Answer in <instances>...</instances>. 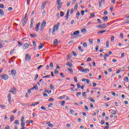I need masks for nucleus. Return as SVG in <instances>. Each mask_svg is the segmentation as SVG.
<instances>
[{
    "instance_id": "59",
    "label": "nucleus",
    "mask_w": 129,
    "mask_h": 129,
    "mask_svg": "<svg viewBox=\"0 0 129 129\" xmlns=\"http://www.w3.org/2000/svg\"><path fill=\"white\" fill-rule=\"evenodd\" d=\"M0 48H4V43H2L0 41Z\"/></svg>"
},
{
    "instance_id": "20",
    "label": "nucleus",
    "mask_w": 129,
    "mask_h": 129,
    "mask_svg": "<svg viewBox=\"0 0 129 129\" xmlns=\"http://www.w3.org/2000/svg\"><path fill=\"white\" fill-rule=\"evenodd\" d=\"M106 30L99 31L97 32V34H102V33H105Z\"/></svg>"
},
{
    "instance_id": "12",
    "label": "nucleus",
    "mask_w": 129,
    "mask_h": 129,
    "mask_svg": "<svg viewBox=\"0 0 129 129\" xmlns=\"http://www.w3.org/2000/svg\"><path fill=\"white\" fill-rule=\"evenodd\" d=\"M69 13H70V10H68L67 12V15L65 16V18H66V20H67L69 18Z\"/></svg>"
},
{
    "instance_id": "9",
    "label": "nucleus",
    "mask_w": 129,
    "mask_h": 129,
    "mask_svg": "<svg viewBox=\"0 0 129 129\" xmlns=\"http://www.w3.org/2000/svg\"><path fill=\"white\" fill-rule=\"evenodd\" d=\"M11 74L13 76H16V75L17 74V71H16L15 70H11Z\"/></svg>"
},
{
    "instance_id": "31",
    "label": "nucleus",
    "mask_w": 129,
    "mask_h": 129,
    "mask_svg": "<svg viewBox=\"0 0 129 129\" xmlns=\"http://www.w3.org/2000/svg\"><path fill=\"white\" fill-rule=\"evenodd\" d=\"M58 6H57V9L58 10H60V9H61V7H62V5L59 4H57Z\"/></svg>"
},
{
    "instance_id": "45",
    "label": "nucleus",
    "mask_w": 129,
    "mask_h": 129,
    "mask_svg": "<svg viewBox=\"0 0 129 129\" xmlns=\"http://www.w3.org/2000/svg\"><path fill=\"white\" fill-rule=\"evenodd\" d=\"M38 77H39V75L36 74L35 75V77L34 78L35 81H36V80H37V79H38Z\"/></svg>"
},
{
    "instance_id": "26",
    "label": "nucleus",
    "mask_w": 129,
    "mask_h": 129,
    "mask_svg": "<svg viewBox=\"0 0 129 129\" xmlns=\"http://www.w3.org/2000/svg\"><path fill=\"white\" fill-rule=\"evenodd\" d=\"M81 33H87V30L86 29L83 28L81 30Z\"/></svg>"
},
{
    "instance_id": "53",
    "label": "nucleus",
    "mask_w": 129,
    "mask_h": 129,
    "mask_svg": "<svg viewBox=\"0 0 129 129\" xmlns=\"http://www.w3.org/2000/svg\"><path fill=\"white\" fill-rule=\"evenodd\" d=\"M78 49L79 50H81L82 52H83V51H84V50H82V47H81V46H79L78 47Z\"/></svg>"
},
{
    "instance_id": "57",
    "label": "nucleus",
    "mask_w": 129,
    "mask_h": 129,
    "mask_svg": "<svg viewBox=\"0 0 129 129\" xmlns=\"http://www.w3.org/2000/svg\"><path fill=\"white\" fill-rule=\"evenodd\" d=\"M94 16H95V14L94 13H93L91 15V16L90 17V19H91V18H94Z\"/></svg>"
},
{
    "instance_id": "11",
    "label": "nucleus",
    "mask_w": 129,
    "mask_h": 129,
    "mask_svg": "<svg viewBox=\"0 0 129 129\" xmlns=\"http://www.w3.org/2000/svg\"><path fill=\"white\" fill-rule=\"evenodd\" d=\"M8 99L9 102H10V103H11V102H12V100H11V99H12V95L11 94H9L8 95Z\"/></svg>"
},
{
    "instance_id": "63",
    "label": "nucleus",
    "mask_w": 129,
    "mask_h": 129,
    "mask_svg": "<svg viewBox=\"0 0 129 129\" xmlns=\"http://www.w3.org/2000/svg\"><path fill=\"white\" fill-rule=\"evenodd\" d=\"M101 124H102V125L104 124V123H105L104 120H101Z\"/></svg>"
},
{
    "instance_id": "4",
    "label": "nucleus",
    "mask_w": 129,
    "mask_h": 129,
    "mask_svg": "<svg viewBox=\"0 0 129 129\" xmlns=\"http://www.w3.org/2000/svg\"><path fill=\"white\" fill-rule=\"evenodd\" d=\"M0 77L4 80H8L9 79V76L7 74H4L2 76H0Z\"/></svg>"
},
{
    "instance_id": "7",
    "label": "nucleus",
    "mask_w": 129,
    "mask_h": 129,
    "mask_svg": "<svg viewBox=\"0 0 129 129\" xmlns=\"http://www.w3.org/2000/svg\"><path fill=\"white\" fill-rule=\"evenodd\" d=\"M41 25V22H38L36 26L35 27V31L38 32L39 31V28H40V25Z\"/></svg>"
},
{
    "instance_id": "46",
    "label": "nucleus",
    "mask_w": 129,
    "mask_h": 129,
    "mask_svg": "<svg viewBox=\"0 0 129 129\" xmlns=\"http://www.w3.org/2000/svg\"><path fill=\"white\" fill-rule=\"evenodd\" d=\"M114 36H112L111 37V42H114Z\"/></svg>"
},
{
    "instance_id": "37",
    "label": "nucleus",
    "mask_w": 129,
    "mask_h": 129,
    "mask_svg": "<svg viewBox=\"0 0 129 129\" xmlns=\"http://www.w3.org/2000/svg\"><path fill=\"white\" fill-rule=\"evenodd\" d=\"M33 45L34 48L36 49V48H37V44H36V41H34L33 42Z\"/></svg>"
},
{
    "instance_id": "41",
    "label": "nucleus",
    "mask_w": 129,
    "mask_h": 129,
    "mask_svg": "<svg viewBox=\"0 0 129 129\" xmlns=\"http://www.w3.org/2000/svg\"><path fill=\"white\" fill-rule=\"evenodd\" d=\"M48 101H49V102H51L52 101H54V98H50L48 99Z\"/></svg>"
},
{
    "instance_id": "24",
    "label": "nucleus",
    "mask_w": 129,
    "mask_h": 129,
    "mask_svg": "<svg viewBox=\"0 0 129 129\" xmlns=\"http://www.w3.org/2000/svg\"><path fill=\"white\" fill-rule=\"evenodd\" d=\"M66 97V95H63V96H59L58 97V99H63Z\"/></svg>"
},
{
    "instance_id": "13",
    "label": "nucleus",
    "mask_w": 129,
    "mask_h": 129,
    "mask_svg": "<svg viewBox=\"0 0 129 129\" xmlns=\"http://www.w3.org/2000/svg\"><path fill=\"white\" fill-rule=\"evenodd\" d=\"M107 26H103L102 25H99V26H97V28L98 29L101 28V29H105V28H107Z\"/></svg>"
},
{
    "instance_id": "17",
    "label": "nucleus",
    "mask_w": 129,
    "mask_h": 129,
    "mask_svg": "<svg viewBox=\"0 0 129 129\" xmlns=\"http://www.w3.org/2000/svg\"><path fill=\"white\" fill-rule=\"evenodd\" d=\"M102 20L104 21V22H107V20L108 19V17L107 16H104L102 18Z\"/></svg>"
},
{
    "instance_id": "52",
    "label": "nucleus",
    "mask_w": 129,
    "mask_h": 129,
    "mask_svg": "<svg viewBox=\"0 0 129 129\" xmlns=\"http://www.w3.org/2000/svg\"><path fill=\"white\" fill-rule=\"evenodd\" d=\"M102 3L101 1L99 2V8H101Z\"/></svg>"
},
{
    "instance_id": "18",
    "label": "nucleus",
    "mask_w": 129,
    "mask_h": 129,
    "mask_svg": "<svg viewBox=\"0 0 129 129\" xmlns=\"http://www.w3.org/2000/svg\"><path fill=\"white\" fill-rule=\"evenodd\" d=\"M66 65L67 66H69V67H72L73 66L72 65V63L70 62H68L66 63Z\"/></svg>"
},
{
    "instance_id": "42",
    "label": "nucleus",
    "mask_w": 129,
    "mask_h": 129,
    "mask_svg": "<svg viewBox=\"0 0 129 129\" xmlns=\"http://www.w3.org/2000/svg\"><path fill=\"white\" fill-rule=\"evenodd\" d=\"M61 105H62V106H64V105H65V101H62L60 102Z\"/></svg>"
},
{
    "instance_id": "30",
    "label": "nucleus",
    "mask_w": 129,
    "mask_h": 129,
    "mask_svg": "<svg viewBox=\"0 0 129 129\" xmlns=\"http://www.w3.org/2000/svg\"><path fill=\"white\" fill-rule=\"evenodd\" d=\"M106 48H108V47H109V41L108 40L106 41Z\"/></svg>"
},
{
    "instance_id": "34",
    "label": "nucleus",
    "mask_w": 129,
    "mask_h": 129,
    "mask_svg": "<svg viewBox=\"0 0 129 129\" xmlns=\"http://www.w3.org/2000/svg\"><path fill=\"white\" fill-rule=\"evenodd\" d=\"M77 9H78V4L76 3L74 9L76 10V11H77Z\"/></svg>"
},
{
    "instance_id": "16",
    "label": "nucleus",
    "mask_w": 129,
    "mask_h": 129,
    "mask_svg": "<svg viewBox=\"0 0 129 129\" xmlns=\"http://www.w3.org/2000/svg\"><path fill=\"white\" fill-rule=\"evenodd\" d=\"M46 2H44L42 3L41 7L42 10H44L45 9V7H46Z\"/></svg>"
},
{
    "instance_id": "25",
    "label": "nucleus",
    "mask_w": 129,
    "mask_h": 129,
    "mask_svg": "<svg viewBox=\"0 0 129 129\" xmlns=\"http://www.w3.org/2000/svg\"><path fill=\"white\" fill-rule=\"evenodd\" d=\"M14 119H15V116H14V115H12L10 117V121L12 122V121H13Z\"/></svg>"
},
{
    "instance_id": "55",
    "label": "nucleus",
    "mask_w": 129,
    "mask_h": 129,
    "mask_svg": "<svg viewBox=\"0 0 129 129\" xmlns=\"http://www.w3.org/2000/svg\"><path fill=\"white\" fill-rule=\"evenodd\" d=\"M89 43L91 45H92V44L93 43V42L92 41V40H91L90 39H89Z\"/></svg>"
},
{
    "instance_id": "62",
    "label": "nucleus",
    "mask_w": 129,
    "mask_h": 129,
    "mask_svg": "<svg viewBox=\"0 0 129 129\" xmlns=\"http://www.w3.org/2000/svg\"><path fill=\"white\" fill-rule=\"evenodd\" d=\"M84 13H85V11H84V10H82L81 12V14L82 16H83L84 15Z\"/></svg>"
},
{
    "instance_id": "56",
    "label": "nucleus",
    "mask_w": 129,
    "mask_h": 129,
    "mask_svg": "<svg viewBox=\"0 0 129 129\" xmlns=\"http://www.w3.org/2000/svg\"><path fill=\"white\" fill-rule=\"evenodd\" d=\"M24 119H25V116H22L21 119V122H24Z\"/></svg>"
},
{
    "instance_id": "14",
    "label": "nucleus",
    "mask_w": 129,
    "mask_h": 129,
    "mask_svg": "<svg viewBox=\"0 0 129 129\" xmlns=\"http://www.w3.org/2000/svg\"><path fill=\"white\" fill-rule=\"evenodd\" d=\"M53 44L54 45V46H57V45H58V39H55L54 40Z\"/></svg>"
},
{
    "instance_id": "28",
    "label": "nucleus",
    "mask_w": 129,
    "mask_h": 129,
    "mask_svg": "<svg viewBox=\"0 0 129 129\" xmlns=\"http://www.w3.org/2000/svg\"><path fill=\"white\" fill-rule=\"evenodd\" d=\"M0 15L1 16H4L5 15V13L4 12V11L3 10L0 9Z\"/></svg>"
},
{
    "instance_id": "39",
    "label": "nucleus",
    "mask_w": 129,
    "mask_h": 129,
    "mask_svg": "<svg viewBox=\"0 0 129 129\" xmlns=\"http://www.w3.org/2000/svg\"><path fill=\"white\" fill-rule=\"evenodd\" d=\"M111 113L112 114H113L114 115H115V114H116V111L114 110H112L111 111Z\"/></svg>"
},
{
    "instance_id": "49",
    "label": "nucleus",
    "mask_w": 129,
    "mask_h": 129,
    "mask_svg": "<svg viewBox=\"0 0 129 129\" xmlns=\"http://www.w3.org/2000/svg\"><path fill=\"white\" fill-rule=\"evenodd\" d=\"M74 80L75 82H78V80H77V77H75L74 78Z\"/></svg>"
},
{
    "instance_id": "15",
    "label": "nucleus",
    "mask_w": 129,
    "mask_h": 129,
    "mask_svg": "<svg viewBox=\"0 0 129 129\" xmlns=\"http://www.w3.org/2000/svg\"><path fill=\"white\" fill-rule=\"evenodd\" d=\"M24 49H28L29 48V44L26 43L23 46Z\"/></svg>"
},
{
    "instance_id": "38",
    "label": "nucleus",
    "mask_w": 129,
    "mask_h": 129,
    "mask_svg": "<svg viewBox=\"0 0 129 129\" xmlns=\"http://www.w3.org/2000/svg\"><path fill=\"white\" fill-rule=\"evenodd\" d=\"M30 36L31 38H36L37 37V35L36 34H30Z\"/></svg>"
},
{
    "instance_id": "33",
    "label": "nucleus",
    "mask_w": 129,
    "mask_h": 129,
    "mask_svg": "<svg viewBox=\"0 0 129 129\" xmlns=\"http://www.w3.org/2000/svg\"><path fill=\"white\" fill-rule=\"evenodd\" d=\"M35 89V90H38V86H35L34 87H33V88H32L31 89V90H33V89Z\"/></svg>"
},
{
    "instance_id": "21",
    "label": "nucleus",
    "mask_w": 129,
    "mask_h": 129,
    "mask_svg": "<svg viewBox=\"0 0 129 129\" xmlns=\"http://www.w3.org/2000/svg\"><path fill=\"white\" fill-rule=\"evenodd\" d=\"M107 57H109V55H108V54H105V56L104 57V60H105V61H106V60L107 59Z\"/></svg>"
},
{
    "instance_id": "1",
    "label": "nucleus",
    "mask_w": 129,
    "mask_h": 129,
    "mask_svg": "<svg viewBox=\"0 0 129 129\" xmlns=\"http://www.w3.org/2000/svg\"><path fill=\"white\" fill-rule=\"evenodd\" d=\"M59 26H60V23L59 22H57L56 24H55L53 26V27L52 28V35H54V34H55V32H56V31H58V30H59Z\"/></svg>"
},
{
    "instance_id": "22",
    "label": "nucleus",
    "mask_w": 129,
    "mask_h": 129,
    "mask_svg": "<svg viewBox=\"0 0 129 129\" xmlns=\"http://www.w3.org/2000/svg\"><path fill=\"white\" fill-rule=\"evenodd\" d=\"M44 47V44L43 43H41L40 45L38 46V49L40 50L42 49Z\"/></svg>"
},
{
    "instance_id": "29",
    "label": "nucleus",
    "mask_w": 129,
    "mask_h": 129,
    "mask_svg": "<svg viewBox=\"0 0 129 129\" xmlns=\"http://www.w3.org/2000/svg\"><path fill=\"white\" fill-rule=\"evenodd\" d=\"M79 71H81V72H84V69L83 68V67H81L80 69H79Z\"/></svg>"
},
{
    "instance_id": "51",
    "label": "nucleus",
    "mask_w": 129,
    "mask_h": 129,
    "mask_svg": "<svg viewBox=\"0 0 129 129\" xmlns=\"http://www.w3.org/2000/svg\"><path fill=\"white\" fill-rule=\"evenodd\" d=\"M41 109H42V110H47V109L44 106H41Z\"/></svg>"
},
{
    "instance_id": "8",
    "label": "nucleus",
    "mask_w": 129,
    "mask_h": 129,
    "mask_svg": "<svg viewBox=\"0 0 129 129\" xmlns=\"http://www.w3.org/2000/svg\"><path fill=\"white\" fill-rule=\"evenodd\" d=\"M79 33H80V31H76L73 33V34H71V36H77L78 35H79Z\"/></svg>"
},
{
    "instance_id": "48",
    "label": "nucleus",
    "mask_w": 129,
    "mask_h": 129,
    "mask_svg": "<svg viewBox=\"0 0 129 129\" xmlns=\"http://www.w3.org/2000/svg\"><path fill=\"white\" fill-rule=\"evenodd\" d=\"M83 47H85V48H86L87 47V43L86 42H84L83 44Z\"/></svg>"
},
{
    "instance_id": "32",
    "label": "nucleus",
    "mask_w": 129,
    "mask_h": 129,
    "mask_svg": "<svg viewBox=\"0 0 129 129\" xmlns=\"http://www.w3.org/2000/svg\"><path fill=\"white\" fill-rule=\"evenodd\" d=\"M86 93H87L86 92H84L83 93L82 95H83V97H85V98L87 97V96L86 95Z\"/></svg>"
},
{
    "instance_id": "6",
    "label": "nucleus",
    "mask_w": 129,
    "mask_h": 129,
    "mask_svg": "<svg viewBox=\"0 0 129 129\" xmlns=\"http://www.w3.org/2000/svg\"><path fill=\"white\" fill-rule=\"evenodd\" d=\"M9 92H12V93H13L14 94H16L17 93V91L16 90V88H12L10 90Z\"/></svg>"
},
{
    "instance_id": "54",
    "label": "nucleus",
    "mask_w": 129,
    "mask_h": 129,
    "mask_svg": "<svg viewBox=\"0 0 129 129\" xmlns=\"http://www.w3.org/2000/svg\"><path fill=\"white\" fill-rule=\"evenodd\" d=\"M70 112H71V113L72 114H74V112H75L74 111V110H73V109H71V110H70Z\"/></svg>"
},
{
    "instance_id": "35",
    "label": "nucleus",
    "mask_w": 129,
    "mask_h": 129,
    "mask_svg": "<svg viewBox=\"0 0 129 129\" xmlns=\"http://www.w3.org/2000/svg\"><path fill=\"white\" fill-rule=\"evenodd\" d=\"M68 71H69L70 74H72L73 73V70H72L71 69L68 68Z\"/></svg>"
},
{
    "instance_id": "3",
    "label": "nucleus",
    "mask_w": 129,
    "mask_h": 129,
    "mask_svg": "<svg viewBox=\"0 0 129 129\" xmlns=\"http://www.w3.org/2000/svg\"><path fill=\"white\" fill-rule=\"evenodd\" d=\"M31 55H30V54L28 53L25 55V60L26 61H31Z\"/></svg>"
},
{
    "instance_id": "23",
    "label": "nucleus",
    "mask_w": 129,
    "mask_h": 129,
    "mask_svg": "<svg viewBox=\"0 0 129 129\" xmlns=\"http://www.w3.org/2000/svg\"><path fill=\"white\" fill-rule=\"evenodd\" d=\"M79 16H80V12H77L76 17H77V20L79 19Z\"/></svg>"
},
{
    "instance_id": "2",
    "label": "nucleus",
    "mask_w": 129,
    "mask_h": 129,
    "mask_svg": "<svg viewBox=\"0 0 129 129\" xmlns=\"http://www.w3.org/2000/svg\"><path fill=\"white\" fill-rule=\"evenodd\" d=\"M46 24H47V22H46V20H43V22L41 23V25L40 26V30L43 31L44 30V28L46 26Z\"/></svg>"
},
{
    "instance_id": "44",
    "label": "nucleus",
    "mask_w": 129,
    "mask_h": 129,
    "mask_svg": "<svg viewBox=\"0 0 129 129\" xmlns=\"http://www.w3.org/2000/svg\"><path fill=\"white\" fill-rule=\"evenodd\" d=\"M46 124H47V125H48L50 127H53V124L52 123H50V124H48V123H46Z\"/></svg>"
},
{
    "instance_id": "27",
    "label": "nucleus",
    "mask_w": 129,
    "mask_h": 129,
    "mask_svg": "<svg viewBox=\"0 0 129 129\" xmlns=\"http://www.w3.org/2000/svg\"><path fill=\"white\" fill-rule=\"evenodd\" d=\"M87 71L88 72H89V69H84V72H82V73H87Z\"/></svg>"
},
{
    "instance_id": "10",
    "label": "nucleus",
    "mask_w": 129,
    "mask_h": 129,
    "mask_svg": "<svg viewBox=\"0 0 129 129\" xmlns=\"http://www.w3.org/2000/svg\"><path fill=\"white\" fill-rule=\"evenodd\" d=\"M123 70H124V68H121L119 69V70H118L116 72V73L117 74H118V73H120V72H121V71H123Z\"/></svg>"
},
{
    "instance_id": "64",
    "label": "nucleus",
    "mask_w": 129,
    "mask_h": 129,
    "mask_svg": "<svg viewBox=\"0 0 129 129\" xmlns=\"http://www.w3.org/2000/svg\"><path fill=\"white\" fill-rule=\"evenodd\" d=\"M90 61H91V57H89L87 59V62H89Z\"/></svg>"
},
{
    "instance_id": "47",
    "label": "nucleus",
    "mask_w": 129,
    "mask_h": 129,
    "mask_svg": "<svg viewBox=\"0 0 129 129\" xmlns=\"http://www.w3.org/2000/svg\"><path fill=\"white\" fill-rule=\"evenodd\" d=\"M65 15V13L63 12H60V17H63Z\"/></svg>"
},
{
    "instance_id": "36",
    "label": "nucleus",
    "mask_w": 129,
    "mask_h": 129,
    "mask_svg": "<svg viewBox=\"0 0 129 129\" xmlns=\"http://www.w3.org/2000/svg\"><path fill=\"white\" fill-rule=\"evenodd\" d=\"M21 128H25V122H21Z\"/></svg>"
},
{
    "instance_id": "61",
    "label": "nucleus",
    "mask_w": 129,
    "mask_h": 129,
    "mask_svg": "<svg viewBox=\"0 0 129 129\" xmlns=\"http://www.w3.org/2000/svg\"><path fill=\"white\" fill-rule=\"evenodd\" d=\"M56 3L57 5H59V4H60V3H61V0H56Z\"/></svg>"
},
{
    "instance_id": "60",
    "label": "nucleus",
    "mask_w": 129,
    "mask_h": 129,
    "mask_svg": "<svg viewBox=\"0 0 129 129\" xmlns=\"http://www.w3.org/2000/svg\"><path fill=\"white\" fill-rule=\"evenodd\" d=\"M52 105H53V103H50L48 105V107H51Z\"/></svg>"
},
{
    "instance_id": "58",
    "label": "nucleus",
    "mask_w": 129,
    "mask_h": 129,
    "mask_svg": "<svg viewBox=\"0 0 129 129\" xmlns=\"http://www.w3.org/2000/svg\"><path fill=\"white\" fill-rule=\"evenodd\" d=\"M107 14H108V12H107V11H105L104 12V13H103L104 16H106V15H107Z\"/></svg>"
},
{
    "instance_id": "50",
    "label": "nucleus",
    "mask_w": 129,
    "mask_h": 129,
    "mask_svg": "<svg viewBox=\"0 0 129 129\" xmlns=\"http://www.w3.org/2000/svg\"><path fill=\"white\" fill-rule=\"evenodd\" d=\"M14 123H15V124H20V123H19V120H16L15 121Z\"/></svg>"
},
{
    "instance_id": "43",
    "label": "nucleus",
    "mask_w": 129,
    "mask_h": 129,
    "mask_svg": "<svg viewBox=\"0 0 129 129\" xmlns=\"http://www.w3.org/2000/svg\"><path fill=\"white\" fill-rule=\"evenodd\" d=\"M124 81H126V82H128V78L127 77H125L124 79Z\"/></svg>"
},
{
    "instance_id": "19",
    "label": "nucleus",
    "mask_w": 129,
    "mask_h": 129,
    "mask_svg": "<svg viewBox=\"0 0 129 129\" xmlns=\"http://www.w3.org/2000/svg\"><path fill=\"white\" fill-rule=\"evenodd\" d=\"M88 99L90 101H91V102H93V103L95 102V100H94V99L92 98V97H89Z\"/></svg>"
},
{
    "instance_id": "40",
    "label": "nucleus",
    "mask_w": 129,
    "mask_h": 129,
    "mask_svg": "<svg viewBox=\"0 0 129 129\" xmlns=\"http://www.w3.org/2000/svg\"><path fill=\"white\" fill-rule=\"evenodd\" d=\"M0 8L1 9H4L5 8V5L3 4H0Z\"/></svg>"
},
{
    "instance_id": "5",
    "label": "nucleus",
    "mask_w": 129,
    "mask_h": 129,
    "mask_svg": "<svg viewBox=\"0 0 129 129\" xmlns=\"http://www.w3.org/2000/svg\"><path fill=\"white\" fill-rule=\"evenodd\" d=\"M27 14H26L25 17H24V18L22 20L23 26H25V25H26V24H27Z\"/></svg>"
}]
</instances>
